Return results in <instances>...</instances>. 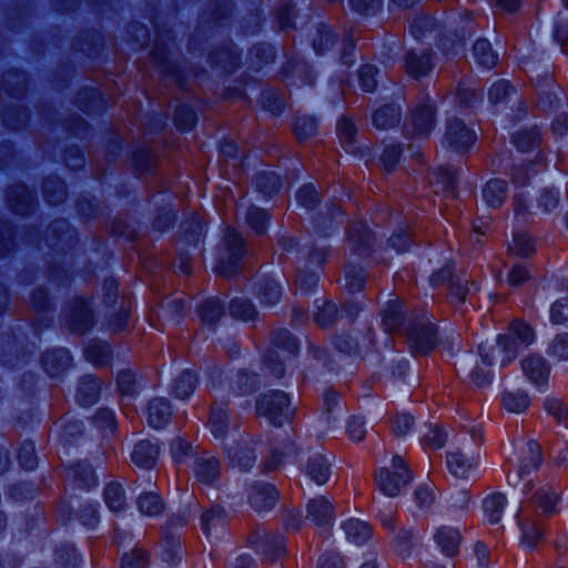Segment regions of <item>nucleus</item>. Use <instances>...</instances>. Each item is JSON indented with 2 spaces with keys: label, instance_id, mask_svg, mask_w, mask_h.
<instances>
[{
  "label": "nucleus",
  "instance_id": "7ed1b4c3",
  "mask_svg": "<svg viewBox=\"0 0 568 568\" xmlns=\"http://www.w3.org/2000/svg\"><path fill=\"white\" fill-rule=\"evenodd\" d=\"M245 254L243 239L234 230H229L225 234L223 251L215 271L225 277H231L240 270L241 260Z\"/></svg>",
  "mask_w": 568,
  "mask_h": 568
},
{
  "label": "nucleus",
  "instance_id": "f3484780",
  "mask_svg": "<svg viewBox=\"0 0 568 568\" xmlns=\"http://www.w3.org/2000/svg\"><path fill=\"white\" fill-rule=\"evenodd\" d=\"M159 456V446L150 440H141L135 446L131 454L132 463L140 467L150 469L155 465Z\"/></svg>",
  "mask_w": 568,
  "mask_h": 568
},
{
  "label": "nucleus",
  "instance_id": "c9c22d12",
  "mask_svg": "<svg viewBox=\"0 0 568 568\" xmlns=\"http://www.w3.org/2000/svg\"><path fill=\"white\" fill-rule=\"evenodd\" d=\"M227 457L232 467L248 470L255 463V455L247 446H236L227 449Z\"/></svg>",
  "mask_w": 568,
  "mask_h": 568
},
{
  "label": "nucleus",
  "instance_id": "0eeeda50",
  "mask_svg": "<svg viewBox=\"0 0 568 568\" xmlns=\"http://www.w3.org/2000/svg\"><path fill=\"white\" fill-rule=\"evenodd\" d=\"M406 336L412 351L426 354L436 345V327L430 323H418L406 328Z\"/></svg>",
  "mask_w": 568,
  "mask_h": 568
},
{
  "label": "nucleus",
  "instance_id": "a18cd8bd",
  "mask_svg": "<svg viewBox=\"0 0 568 568\" xmlns=\"http://www.w3.org/2000/svg\"><path fill=\"white\" fill-rule=\"evenodd\" d=\"M539 141L540 132L537 128L518 131L513 136V142L520 152L530 151Z\"/></svg>",
  "mask_w": 568,
  "mask_h": 568
},
{
  "label": "nucleus",
  "instance_id": "cd10ccee",
  "mask_svg": "<svg viewBox=\"0 0 568 568\" xmlns=\"http://www.w3.org/2000/svg\"><path fill=\"white\" fill-rule=\"evenodd\" d=\"M111 346L101 341H91L84 349L85 358L94 366L108 365L111 361Z\"/></svg>",
  "mask_w": 568,
  "mask_h": 568
},
{
  "label": "nucleus",
  "instance_id": "f03ea898",
  "mask_svg": "<svg viewBox=\"0 0 568 568\" xmlns=\"http://www.w3.org/2000/svg\"><path fill=\"white\" fill-rule=\"evenodd\" d=\"M412 481V474L404 459L396 455L392 459L390 468H382L375 483L378 489L388 497H395L400 489Z\"/></svg>",
  "mask_w": 568,
  "mask_h": 568
},
{
  "label": "nucleus",
  "instance_id": "e433bc0d",
  "mask_svg": "<svg viewBox=\"0 0 568 568\" xmlns=\"http://www.w3.org/2000/svg\"><path fill=\"white\" fill-rule=\"evenodd\" d=\"M209 427L215 438L225 437L229 429L227 414L222 405L215 404L210 413Z\"/></svg>",
  "mask_w": 568,
  "mask_h": 568
},
{
  "label": "nucleus",
  "instance_id": "a19ab883",
  "mask_svg": "<svg viewBox=\"0 0 568 568\" xmlns=\"http://www.w3.org/2000/svg\"><path fill=\"white\" fill-rule=\"evenodd\" d=\"M104 500L111 511H121L126 506V498L119 483H110L104 488Z\"/></svg>",
  "mask_w": 568,
  "mask_h": 568
},
{
  "label": "nucleus",
  "instance_id": "c756f323",
  "mask_svg": "<svg viewBox=\"0 0 568 568\" xmlns=\"http://www.w3.org/2000/svg\"><path fill=\"white\" fill-rule=\"evenodd\" d=\"M546 355L554 363L568 362V332L558 333L550 339Z\"/></svg>",
  "mask_w": 568,
  "mask_h": 568
},
{
  "label": "nucleus",
  "instance_id": "13d9d810",
  "mask_svg": "<svg viewBox=\"0 0 568 568\" xmlns=\"http://www.w3.org/2000/svg\"><path fill=\"white\" fill-rule=\"evenodd\" d=\"M317 123L312 116H297L294 124V133L298 140L307 139L316 133Z\"/></svg>",
  "mask_w": 568,
  "mask_h": 568
},
{
  "label": "nucleus",
  "instance_id": "aec40b11",
  "mask_svg": "<svg viewBox=\"0 0 568 568\" xmlns=\"http://www.w3.org/2000/svg\"><path fill=\"white\" fill-rule=\"evenodd\" d=\"M305 473L315 484L324 485L332 475V466L326 457L315 455L307 460Z\"/></svg>",
  "mask_w": 568,
  "mask_h": 568
},
{
  "label": "nucleus",
  "instance_id": "1a4fd4ad",
  "mask_svg": "<svg viewBox=\"0 0 568 568\" xmlns=\"http://www.w3.org/2000/svg\"><path fill=\"white\" fill-rule=\"evenodd\" d=\"M541 464L540 446L535 440H529L526 447L521 450L518 469L515 475L509 474L507 479L510 485L516 486L523 475L530 474L536 470Z\"/></svg>",
  "mask_w": 568,
  "mask_h": 568
},
{
  "label": "nucleus",
  "instance_id": "8fccbe9b",
  "mask_svg": "<svg viewBox=\"0 0 568 568\" xmlns=\"http://www.w3.org/2000/svg\"><path fill=\"white\" fill-rule=\"evenodd\" d=\"M255 185L262 193L271 197L280 191L282 183L276 173L265 172L255 178Z\"/></svg>",
  "mask_w": 568,
  "mask_h": 568
},
{
  "label": "nucleus",
  "instance_id": "ea45409f",
  "mask_svg": "<svg viewBox=\"0 0 568 568\" xmlns=\"http://www.w3.org/2000/svg\"><path fill=\"white\" fill-rule=\"evenodd\" d=\"M116 383L120 394L128 397H133L144 386L142 378L131 371L119 373Z\"/></svg>",
  "mask_w": 568,
  "mask_h": 568
},
{
  "label": "nucleus",
  "instance_id": "6ab92c4d",
  "mask_svg": "<svg viewBox=\"0 0 568 568\" xmlns=\"http://www.w3.org/2000/svg\"><path fill=\"white\" fill-rule=\"evenodd\" d=\"M172 416L169 402L164 398L153 399L148 407V423L152 428L161 429L168 425Z\"/></svg>",
  "mask_w": 568,
  "mask_h": 568
},
{
  "label": "nucleus",
  "instance_id": "dca6fc26",
  "mask_svg": "<svg viewBox=\"0 0 568 568\" xmlns=\"http://www.w3.org/2000/svg\"><path fill=\"white\" fill-rule=\"evenodd\" d=\"M446 464L449 473L457 478H467L477 467V460L462 452L448 453Z\"/></svg>",
  "mask_w": 568,
  "mask_h": 568
},
{
  "label": "nucleus",
  "instance_id": "09e8293b",
  "mask_svg": "<svg viewBox=\"0 0 568 568\" xmlns=\"http://www.w3.org/2000/svg\"><path fill=\"white\" fill-rule=\"evenodd\" d=\"M509 250L516 256L528 257L535 252V243L530 235L518 232L514 234L513 244Z\"/></svg>",
  "mask_w": 568,
  "mask_h": 568
},
{
  "label": "nucleus",
  "instance_id": "4be33fe9",
  "mask_svg": "<svg viewBox=\"0 0 568 568\" xmlns=\"http://www.w3.org/2000/svg\"><path fill=\"white\" fill-rule=\"evenodd\" d=\"M348 541L355 545H362L366 542L372 536L371 526L361 519L349 518L342 524Z\"/></svg>",
  "mask_w": 568,
  "mask_h": 568
},
{
  "label": "nucleus",
  "instance_id": "0e129e2a",
  "mask_svg": "<svg viewBox=\"0 0 568 568\" xmlns=\"http://www.w3.org/2000/svg\"><path fill=\"white\" fill-rule=\"evenodd\" d=\"M400 148L397 145H387L381 154V165L386 172H393L400 158Z\"/></svg>",
  "mask_w": 568,
  "mask_h": 568
},
{
  "label": "nucleus",
  "instance_id": "3c124183",
  "mask_svg": "<svg viewBox=\"0 0 568 568\" xmlns=\"http://www.w3.org/2000/svg\"><path fill=\"white\" fill-rule=\"evenodd\" d=\"M230 313L234 318L247 322L256 317L254 305L244 298H234L230 303Z\"/></svg>",
  "mask_w": 568,
  "mask_h": 568
},
{
  "label": "nucleus",
  "instance_id": "4c0bfd02",
  "mask_svg": "<svg viewBox=\"0 0 568 568\" xmlns=\"http://www.w3.org/2000/svg\"><path fill=\"white\" fill-rule=\"evenodd\" d=\"M197 383L199 381L195 373L190 369H185L175 379L173 393L180 399H187L194 393Z\"/></svg>",
  "mask_w": 568,
  "mask_h": 568
},
{
  "label": "nucleus",
  "instance_id": "de8ad7c7",
  "mask_svg": "<svg viewBox=\"0 0 568 568\" xmlns=\"http://www.w3.org/2000/svg\"><path fill=\"white\" fill-rule=\"evenodd\" d=\"M257 550L264 554L271 561L277 560L285 551L282 537L267 536L264 541L257 544Z\"/></svg>",
  "mask_w": 568,
  "mask_h": 568
},
{
  "label": "nucleus",
  "instance_id": "49530a36",
  "mask_svg": "<svg viewBox=\"0 0 568 568\" xmlns=\"http://www.w3.org/2000/svg\"><path fill=\"white\" fill-rule=\"evenodd\" d=\"M282 296L281 285L273 280H265L260 284L258 298L264 305H275Z\"/></svg>",
  "mask_w": 568,
  "mask_h": 568
},
{
  "label": "nucleus",
  "instance_id": "37998d69",
  "mask_svg": "<svg viewBox=\"0 0 568 568\" xmlns=\"http://www.w3.org/2000/svg\"><path fill=\"white\" fill-rule=\"evenodd\" d=\"M138 509L142 515L154 517L163 511V503L154 493L142 494L136 501Z\"/></svg>",
  "mask_w": 568,
  "mask_h": 568
},
{
  "label": "nucleus",
  "instance_id": "58836bf2",
  "mask_svg": "<svg viewBox=\"0 0 568 568\" xmlns=\"http://www.w3.org/2000/svg\"><path fill=\"white\" fill-rule=\"evenodd\" d=\"M382 323L386 332L396 331L403 321L402 304L398 301L388 302L382 311Z\"/></svg>",
  "mask_w": 568,
  "mask_h": 568
},
{
  "label": "nucleus",
  "instance_id": "774afa93",
  "mask_svg": "<svg viewBox=\"0 0 568 568\" xmlns=\"http://www.w3.org/2000/svg\"><path fill=\"white\" fill-rule=\"evenodd\" d=\"M148 556L141 549H134L125 554L121 561V568H146Z\"/></svg>",
  "mask_w": 568,
  "mask_h": 568
},
{
  "label": "nucleus",
  "instance_id": "c03bdc74",
  "mask_svg": "<svg viewBox=\"0 0 568 568\" xmlns=\"http://www.w3.org/2000/svg\"><path fill=\"white\" fill-rule=\"evenodd\" d=\"M530 399L525 392H505L501 397L504 408L519 414L529 406Z\"/></svg>",
  "mask_w": 568,
  "mask_h": 568
},
{
  "label": "nucleus",
  "instance_id": "6e6d98bb",
  "mask_svg": "<svg viewBox=\"0 0 568 568\" xmlns=\"http://www.w3.org/2000/svg\"><path fill=\"white\" fill-rule=\"evenodd\" d=\"M344 272L345 286L351 293L361 291L364 287L366 276L361 267L358 268L354 265H347Z\"/></svg>",
  "mask_w": 568,
  "mask_h": 568
},
{
  "label": "nucleus",
  "instance_id": "9d476101",
  "mask_svg": "<svg viewBox=\"0 0 568 568\" xmlns=\"http://www.w3.org/2000/svg\"><path fill=\"white\" fill-rule=\"evenodd\" d=\"M69 327L77 333H84L93 325L92 312L83 298H77L65 311Z\"/></svg>",
  "mask_w": 568,
  "mask_h": 568
},
{
  "label": "nucleus",
  "instance_id": "412c9836",
  "mask_svg": "<svg viewBox=\"0 0 568 568\" xmlns=\"http://www.w3.org/2000/svg\"><path fill=\"white\" fill-rule=\"evenodd\" d=\"M374 243L372 231L364 223L354 225L348 234L349 247L358 254L366 253Z\"/></svg>",
  "mask_w": 568,
  "mask_h": 568
},
{
  "label": "nucleus",
  "instance_id": "a878e982",
  "mask_svg": "<svg viewBox=\"0 0 568 568\" xmlns=\"http://www.w3.org/2000/svg\"><path fill=\"white\" fill-rule=\"evenodd\" d=\"M67 476L81 489H90L97 485L94 471L89 464L79 463L71 466Z\"/></svg>",
  "mask_w": 568,
  "mask_h": 568
},
{
  "label": "nucleus",
  "instance_id": "f704fd0d",
  "mask_svg": "<svg viewBox=\"0 0 568 568\" xmlns=\"http://www.w3.org/2000/svg\"><path fill=\"white\" fill-rule=\"evenodd\" d=\"M400 119V110L396 105H385L373 114V124L376 129L387 130L395 126Z\"/></svg>",
  "mask_w": 568,
  "mask_h": 568
},
{
  "label": "nucleus",
  "instance_id": "4468645a",
  "mask_svg": "<svg viewBox=\"0 0 568 568\" xmlns=\"http://www.w3.org/2000/svg\"><path fill=\"white\" fill-rule=\"evenodd\" d=\"M306 518L317 526L329 525L333 518L332 503L323 496L311 499L306 506Z\"/></svg>",
  "mask_w": 568,
  "mask_h": 568
},
{
  "label": "nucleus",
  "instance_id": "69168bd1",
  "mask_svg": "<svg viewBox=\"0 0 568 568\" xmlns=\"http://www.w3.org/2000/svg\"><path fill=\"white\" fill-rule=\"evenodd\" d=\"M377 69L374 65L366 64L359 70V85L365 92H373L376 89Z\"/></svg>",
  "mask_w": 568,
  "mask_h": 568
},
{
  "label": "nucleus",
  "instance_id": "6e6552de",
  "mask_svg": "<svg viewBox=\"0 0 568 568\" xmlns=\"http://www.w3.org/2000/svg\"><path fill=\"white\" fill-rule=\"evenodd\" d=\"M524 495L531 499L544 515L557 511L558 494L548 485L536 487V484L528 481L524 486Z\"/></svg>",
  "mask_w": 568,
  "mask_h": 568
},
{
  "label": "nucleus",
  "instance_id": "473e14b6",
  "mask_svg": "<svg viewBox=\"0 0 568 568\" xmlns=\"http://www.w3.org/2000/svg\"><path fill=\"white\" fill-rule=\"evenodd\" d=\"M226 523V513L222 507L214 506L203 513L201 517L202 530L206 536L224 527Z\"/></svg>",
  "mask_w": 568,
  "mask_h": 568
},
{
  "label": "nucleus",
  "instance_id": "5701e85b",
  "mask_svg": "<svg viewBox=\"0 0 568 568\" xmlns=\"http://www.w3.org/2000/svg\"><path fill=\"white\" fill-rule=\"evenodd\" d=\"M519 526L521 529V542L528 548H532L542 537L544 530L541 523L529 518L523 511L518 515Z\"/></svg>",
  "mask_w": 568,
  "mask_h": 568
},
{
  "label": "nucleus",
  "instance_id": "338daca9",
  "mask_svg": "<svg viewBox=\"0 0 568 568\" xmlns=\"http://www.w3.org/2000/svg\"><path fill=\"white\" fill-rule=\"evenodd\" d=\"M296 200L302 206L311 210L316 206L320 199H318L317 191L314 189V186L311 184H307V185L302 186L298 190V192L296 194Z\"/></svg>",
  "mask_w": 568,
  "mask_h": 568
},
{
  "label": "nucleus",
  "instance_id": "680f3d73",
  "mask_svg": "<svg viewBox=\"0 0 568 568\" xmlns=\"http://www.w3.org/2000/svg\"><path fill=\"white\" fill-rule=\"evenodd\" d=\"M549 318L555 325H565L568 322V297L558 298L551 304Z\"/></svg>",
  "mask_w": 568,
  "mask_h": 568
},
{
  "label": "nucleus",
  "instance_id": "393cba45",
  "mask_svg": "<svg viewBox=\"0 0 568 568\" xmlns=\"http://www.w3.org/2000/svg\"><path fill=\"white\" fill-rule=\"evenodd\" d=\"M507 196V183L501 179L489 180L483 189V199L490 207H500Z\"/></svg>",
  "mask_w": 568,
  "mask_h": 568
},
{
  "label": "nucleus",
  "instance_id": "7c9ffc66",
  "mask_svg": "<svg viewBox=\"0 0 568 568\" xmlns=\"http://www.w3.org/2000/svg\"><path fill=\"white\" fill-rule=\"evenodd\" d=\"M545 168V156L541 153H538L529 168H526L525 165L515 166L511 174L513 182L517 186H524L531 175H536Z\"/></svg>",
  "mask_w": 568,
  "mask_h": 568
},
{
  "label": "nucleus",
  "instance_id": "864d4df0",
  "mask_svg": "<svg viewBox=\"0 0 568 568\" xmlns=\"http://www.w3.org/2000/svg\"><path fill=\"white\" fill-rule=\"evenodd\" d=\"M316 313L314 314V318L320 326H328L333 324L337 318V307L334 303L331 302H322L318 304L316 301Z\"/></svg>",
  "mask_w": 568,
  "mask_h": 568
},
{
  "label": "nucleus",
  "instance_id": "f8f14e48",
  "mask_svg": "<svg viewBox=\"0 0 568 568\" xmlns=\"http://www.w3.org/2000/svg\"><path fill=\"white\" fill-rule=\"evenodd\" d=\"M277 499L278 493L271 484L256 483L248 490V501L256 511L271 510L277 503Z\"/></svg>",
  "mask_w": 568,
  "mask_h": 568
},
{
  "label": "nucleus",
  "instance_id": "a211bd4d",
  "mask_svg": "<svg viewBox=\"0 0 568 568\" xmlns=\"http://www.w3.org/2000/svg\"><path fill=\"white\" fill-rule=\"evenodd\" d=\"M70 353L64 348L48 351L42 357L43 368L51 376H58L64 372L70 366Z\"/></svg>",
  "mask_w": 568,
  "mask_h": 568
},
{
  "label": "nucleus",
  "instance_id": "ddd939ff",
  "mask_svg": "<svg viewBox=\"0 0 568 568\" xmlns=\"http://www.w3.org/2000/svg\"><path fill=\"white\" fill-rule=\"evenodd\" d=\"M434 540L445 556L453 557L459 551L462 535L454 527L440 526L434 534Z\"/></svg>",
  "mask_w": 568,
  "mask_h": 568
},
{
  "label": "nucleus",
  "instance_id": "423d86ee",
  "mask_svg": "<svg viewBox=\"0 0 568 568\" xmlns=\"http://www.w3.org/2000/svg\"><path fill=\"white\" fill-rule=\"evenodd\" d=\"M476 141V134L462 121L450 120L446 128L444 143L454 152L463 153L468 151Z\"/></svg>",
  "mask_w": 568,
  "mask_h": 568
},
{
  "label": "nucleus",
  "instance_id": "2eb2a0df",
  "mask_svg": "<svg viewBox=\"0 0 568 568\" xmlns=\"http://www.w3.org/2000/svg\"><path fill=\"white\" fill-rule=\"evenodd\" d=\"M197 481L205 486L214 485L221 474V464L215 457H200L194 467Z\"/></svg>",
  "mask_w": 568,
  "mask_h": 568
},
{
  "label": "nucleus",
  "instance_id": "f257e3e1",
  "mask_svg": "<svg viewBox=\"0 0 568 568\" xmlns=\"http://www.w3.org/2000/svg\"><path fill=\"white\" fill-rule=\"evenodd\" d=\"M535 342V332L521 320H515L507 333L497 337L495 345H479L478 353L486 366H491L499 359L500 366L511 363L520 348L528 347Z\"/></svg>",
  "mask_w": 568,
  "mask_h": 568
},
{
  "label": "nucleus",
  "instance_id": "bf43d9fd",
  "mask_svg": "<svg viewBox=\"0 0 568 568\" xmlns=\"http://www.w3.org/2000/svg\"><path fill=\"white\" fill-rule=\"evenodd\" d=\"M200 314L204 322L214 323L223 314V305L216 298L205 301L200 307Z\"/></svg>",
  "mask_w": 568,
  "mask_h": 568
},
{
  "label": "nucleus",
  "instance_id": "39448f33",
  "mask_svg": "<svg viewBox=\"0 0 568 568\" xmlns=\"http://www.w3.org/2000/svg\"><path fill=\"white\" fill-rule=\"evenodd\" d=\"M435 106L426 98L410 111L404 123V133L408 136L425 138L435 128Z\"/></svg>",
  "mask_w": 568,
  "mask_h": 568
},
{
  "label": "nucleus",
  "instance_id": "79ce46f5",
  "mask_svg": "<svg viewBox=\"0 0 568 568\" xmlns=\"http://www.w3.org/2000/svg\"><path fill=\"white\" fill-rule=\"evenodd\" d=\"M336 130L343 148L349 153L355 152L356 128L354 122L351 119L343 118L338 121Z\"/></svg>",
  "mask_w": 568,
  "mask_h": 568
},
{
  "label": "nucleus",
  "instance_id": "5fc2aeb1",
  "mask_svg": "<svg viewBox=\"0 0 568 568\" xmlns=\"http://www.w3.org/2000/svg\"><path fill=\"white\" fill-rule=\"evenodd\" d=\"M545 410L559 424H565L568 419V406L559 398L547 397L544 400Z\"/></svg>",
  "mask_w": 568,
  "mask_h": 568
},
{
  "label": "nucleus",
  "instance_id": "72a5a7b5",
  "mask_svg": "<svg viewBox=\"0 0 568 568\" xmlns=\"http://www.w3.org/2000/svg\"><path fill=\"white\" fill-rule=\"evenodd\" d=\"M473 55L477 64L485 69L494 68L498 61V57L493 50L491 44L485 39L475 42Z\"/></svg>",
  "mask_w": 568,
  "mask_h": 568
},
{
  "label": "nucleus",
  "instance_id": "4d7b16f0",
  "mask_svg": "<svg viewBox=\"0 0 568 568\" xmlns=\"http://www.w3.org/2000/svg\"><path fill=\"white\" fill-rule=\"evenodd\" d=\"M245 219L255 233L262 234L266 230L267 214L264 210L252 206L246 211Z\"/></svg>",
  "mask_w": 568,
  "mask_h": 568
},
{
  "label": "nucleus",
  "instance_id": "c85d7f7f",
  "mask_svg": "<svg viewBox=\"0 0 568 568\" xmlns=\"http://www.w3.org/2000/svg\"><path fill=\"white\" fill-rule=\"evenodd\" d=\"M506 504V496L501 493L490 494L484 499V514L490 524L500 521Z\"/></svg>",
  "mask_w": 568,
  "mask_h": 568
},
{
  "label": "nucleus",
  "instance_id": "b1692460",
  "mask_svg": "<svg viewBox=\"0 0 568 568\" xmlns=\"http://www.w3.org/2000/svg\"><path fill=\"white\" fill-rule=\"evenodd\" d=\"M433 69L432 58L428 53L416 54L408 52L405 57V70L412 78L418 79L427 75Z\"/></svg>",
  "mask_w": 568,
  "mask_h": 568
},
{
  "label": "nucleus",
  "instance_id": "9b49d317",
  "mask_svg": "<svg viewBox=\"0 0 568 568\" xmlns=\"http://www.w3.org/2000/svg\"><path fill=\"white\" fill-rule=\"evenodd\" d=\"M521 368L526 377L536 387L547 385L550 375V366L541 355H528L521 361Z\"/></svg>",
  "mask_w": 568,
  "mask_h": 568
},
{
  "label": "nucleus",
  "instance_id": "052dcab7",
  "mask_svg": "<svg viewBox=\"0 0 568 568\" xmlns=\"http://www.w3.org/2000/svg\"><path fill=\"white\" fill-rule=\"evenodd\" d=\"M273 343L276 347L294 355L298 352L300 345L297 339L286 329H282L274 334Z\"/></svg>",
  "mask_w": 568,
  "mask_h": 568
},
{
  "label": "nucleus",
  "instance_id": "e2e57ef3",
  "mask_svg": "<svg viewBox=\"0 0 568 568\" xmlns=\"http://www.w3.org/2000/svg\"><path fill=\"white\" fill-rule=\"evenodd\" d=\"M436 27L434 18L423 14L416 17L410 24V32L416 38H423L427 31H433Z\"/></svg>",
  "mask_w": 568,
  "mask_h": 568
},
{
  "label": "nucleus",
  "instance_id": "20e7f679",
  "mask_svg": "<svg viewBox=\"0 0 568 568\" xmlns=\"http://www.w3.org/2000/svg\"><path fill=\"white\" fill-rule=\"evenodd\" d=\"M256 413L266 417L273 425L281 426L292 415L287 394L283 390L263 394L257 400Z\"/></svg>",
  "mask_w": 568,
  "mask_h": 568
},
{
  "label": "nucleus",
  "instance_id": "bb28decb",
  "mask_svg": "<svg viewBox=\"0 0 568 568\" xmlns=\"http://www.w3.org/2000/svg\"><path fill=\"white\" fill-rule=\"evenodd\" d=\"M100 395V381L93 376H87L79 385L77 400L81 406H91L97 403Z\"/></svg>",
  "mask_w": 568,
  "mask_h": 568
},
{
  "label": "nucleus",
  "instance_id": "2f4dec72",
  "mask_svg": "<svg viewBox=\"0 0 568 568\" xmlns=\"http://www.w3.org/2000/svg\"><path fill=\"white\" fill-rule=\"evenodd\" d=\"M258 386L255 374L239 371L231 379L230 388L235 395H247L254 393Z\"/></svg>",
  "mask_w": 568,
  "mask_h": 568
},
{
  "label": "nucleus",
  "instance_id": "603ef678",
  "mask_svg": "<svg viewBox=\"0 0 568 568\" xmlns=\"http://www.w3.org/2000/svg\"><path fill=\"white\" fill-rule=\"evenodd\" d=\"M54 560L57 565H60L63 568H77L82 561L72 545H63L58 548L54 554Z\"/></svg>",
  "mask_w": 568,
  "mask_h": 568
}]
</instances>
